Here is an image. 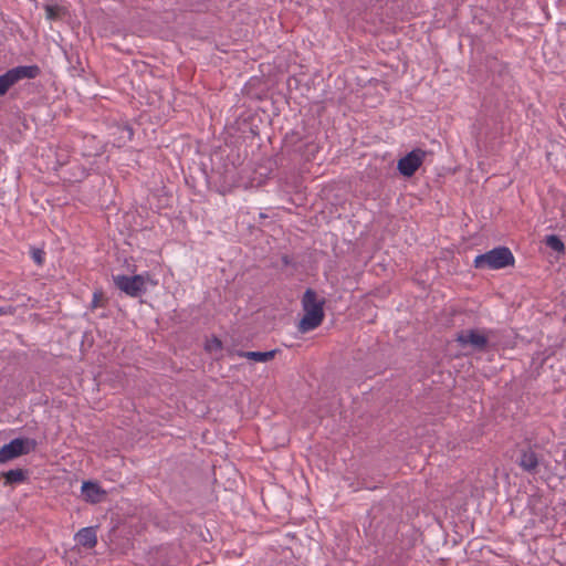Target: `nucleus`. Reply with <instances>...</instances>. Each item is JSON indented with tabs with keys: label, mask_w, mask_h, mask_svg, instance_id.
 Instances as JSON below:
<instances>
[{
	"label": "nucleus",
	"mask_w": 566,
	"mask_h": 566,
	"mask_svg": "<svg viewBox=\"0 0 566 566\" xmlns=\"http://www.w3.org/2000/svg\"><path fill=\"white\" fill-rule=\"evenodd\" d=\"M31 255H32V259L33 261L38 264V265H42L43 262H44V256H45V253L43 250L41 249H32L31 250Z\"/></svg>",
	"instance_id": "4468645a"
},
{
	"label": "nucleus",
	"mask_w": 566,
	"mask_h": 566,
	"mask_svg": "<svg viewBox=\"0 0 566 566\" xmlns=\"http://www.w3.org/2000/svg\"><path fill=\"white\" fill-rule=\"evenodd\" d=\"M40 73L36 65L17 66L0 75V96H3L11 86L23 78H35Z\"/></svg>",
	"instance_id": "39448f33"
},
{
	"label": "nucleus",
	"mask_w": 566,
	"mask_h": 566,
	"mask_svg": "<svg viewBox=\"0 0 566 566\" xmlns=\"http://www.w3.org/2000/svg\"><path fill=\"white\" fill-rule=\"evenodd\" d=\"M45 12H46L48 19H55L57 15L56 8L53 6H46Z\"/></svg>",
	"instance_id": "dca6fc26"
},
{
	"label": "nucleus",
	"mask_w": 566,
	"mask_h": 566,
	"mask_svg": "<svg viewBox=\"0 0 566 566\" xmlns=\"http://www.w3.org/2000/svg\"><path fill=\"white\" fill-rule=\"evenodd\" d=\"M35 448V441L17 438L0 448V463L28 454Z\"/></svg>",
	"instance_id": "423d86ee"
},
{
	"label": "nucleus",
	"mask_w": 566,
	"mask_h": 566,
	"mask_svg": "<svg viewBox=\"0 0 566 566\" xmlns=\"http://www.w3.org/2000/svg\"><path fill=\"white\" fill-rule=\"evenodd\" d=\"M75 541L81 546H84L86 548H93L97 544L96 531L93 527L81 528L75 534Z\"/></svg>",
	"instance_id": "1a4fd4ad"
},
{
	"label": "nucleus",
	"mask_w": 566,
	"mask_h": 566,
	"mask_svg": "<svg viewBox=\"0 0 566 566\" xmlns=\"http://www.w3.org/2000/svg\"><path fill=\"white\" fill-rule=\"evenodd\" d=\"M491 331L464 329L457 334L455 340L462 348L470 347L474 352H484L488 348Z\"/></svg>",
	"instance_id": "20e7f679"
},
{
	"label": "nucleus",
	"mask_w": 566,
	"mask_h": 566,
	"mask_svg": "<svg viewBox=\"0 0 566 566\" xmlns=\"http://www.w3.org/2000/svg\"><path fill=\"white\" fill-rule=\"evenodd\" d=\"M7 484L21 483L27 479V471L22 469L9 470L3 474Z\"/></svg>",
	"instance_id": "f8f14e48"
},
{
	"label": "nucleus",
	"mask_w": 566,
	"mask_h": 566,
	"mask_svg": "<svg viewBox=\"0 0 566 566\" xmlns=\"http://www.w3.org/2000/svg\"><path fill=\"white\" fill-rule=\"evenodd\" d=\"M212 347L221 348V342L218 338H214L212 340V344H211L210 348H212Z\"/></svg>",
	"instance_id": "f3484780"
},
{
	"label": "nucleus",
	"mask_w": 566,
	"mask_h": 566,
	"mask_svg": "<svg viewBox=\"0 0 566 566\" xmlns=\"http://www.w3.org/2000/svg\"><path fill=\"white\" fill-rule=\"evenodd\" d=\"M428 151L421 148H415L406 156L401 157L397 163V169L403 177L410 178L423 164Z\"/></svg>",
	"instance_id": "0eeeda50"
},
{
	"label": "nucleus",
	"mask_w": 566,
	"mask_h": 566,
	"mask_svg": "<svg viewBox=\"0 0 566 566\" xmlns=\"http://www.w3.org/2000/svg\"><path fill=\"white\" fill-rule=\"evenodd\" d=\"M277 350H269V352H238L239 357H243L258 363H266L272 360Z\"/></svg>",
	"instance_id": "9b49d317"
},
{
	"label": "nucleus",
	"mask_w": 566,
	"mask_h": 566,
	"mask_svg": "<svg viewBox=\"0 0 566 566\" xmlns=\"http://www.w3.org/2000/svg\"><path fill=\"white\" fill-rule=\"evenodd\" d=\"M115 286L127 294L130 297H138L146 292L147 283L156 285L157 282L150 279L148 273L136 274L133 276L128 275H115L113 276Z\"/></svg>",
	"instance_id": "7ed1b4c3"
},
{
	"label": "nucleus",
	"mask_w": 566,
	"mask_h": 566,
	"mask_svg": "<svg viewBox=\"0 0 566 566\" xmlns=\"http://www.w3.org/2000/svg\"><path fill=\"white\" fill-rule=\"evenodd\" d=\"M325 300L318 297L317 293L312 289H307L302 297V306L304 316L298 323V331L307 333L317 328L324 319Z\"/></svg>",
	"instance_id": "f257e3e1"
},
{
	"label": "nucleus",
	"mask_w": 566,
	"mask_h": 566,
	"mask_svg": "<svg viewBox=\"0 0 566 566\" xmlns=\"http://www.w3.org/2000/svg\"><path fill=\"white\" fill-rule=\"evenodd\" d=\"M514 255L506 247H497L475 256L473 264L479 270H500L513 265Z\"/></svg>",
	"instance_id": "f03ea898"
},
{
	"label": "nucleus",
	"mask_w": 566,
	"mask_h": 566,
	"mask_svg": "<svg viewBox=\"0 0 566 566\" xmlns=\"http://www.w3.org/2000/svg\"><path fill=\"white\" fill-rule=\"evenodd\" d=\"M102 301H103V293L101 291H95L93 294L92 302H91V308L95 310L97 307H101L103 305Z\"/></svg>",
	"instance_id": "2eb2a0df"
},
{
	"label": "nucleus",
	"mask_w": 566,
	"mask_h": 566,
	"mask_svg": "<svg viewBox=\"0 0 566 566\" xmlns=\"http://www.w3.org/2000/svg\"><path fill=\"white\" fill-rule=\"evenodd\" d=\"M81 491L84 500L91 503L99 502L104 495V491H102L96 483L91 481L83 482Z\"/></svg>",
	"instance_id": "9d476101"
},
{
	"label": "nucleus",
	"mask_w": 566,
	"mask_h": 566,
	"mask_svg": "<svg viewBox=\"0 0 566 566\" xmlns=\"http://www.w3.org/2000/svg\"><path fill=\"white\" fill-rule=\"evenodd\" d=\"M545 243L548 248H551L552 250H554L556 252L560 253V252L565 251L564 242L560 240L559 237H557L555 234L547 235L545 239Z\"/></svg>",
	"instance_id": "ddd939ff"
},
{
	"label": "nucleus",
	"mask_w": 566,
	"mask_h": 566,
	"mask_svg": "<svg viewBox=\"0 0 566 566\" xmlns=\"http://www.w3.org/2000/svg\"><path fill=\"white\" fill-rule=\"evenodd\" d=\"M517 464L523 471L530 474H535L538 471L539 459L537 453L532 448H527L521 450Z\"/></svg>",
	"instance_id": "6e6552de"
}]
</instances>
